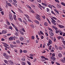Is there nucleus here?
Instances as JSON below:
<instances>
[{
	"mask_svg": "<svg viewBox=\"0 0 65 65\" xmlns=\"http://www.w3.org/2000/svg\"><path fill=\"white\" fill-rule=\"evenodd\" d=\"M48 41V43H47V45L48 46H49V45H50L51 44H52L53 42L52 41L51 39H49Z\"/></svg>",
	"mask_w": 65,
	"mask_h": 65,
	"instance_id": "nucleus-1",
	"label": "nucleus"
},
{
	"mask_svg": "<svg viewBox=\"0 0 65 65\" xmlns=\"http://www.w3.org/2000/svg\"><path fill=\"white\" fill-rule=\"evenodd\" d=\"M53 28L54 29H55V30H56V33L57 34L58 33H60V30H57V27H53Z\"/></svg>",
	"mask_w": 65,
	"mask_h": 65,
	"instance_id": "nucleus-2",
	"label": "nucleus"
},
{
	"mask_svg": "<svg viewBox=\"0 0 65 65\" xmlns=\"http://www.w3.org/2000/svg\"><path fill=\"white\" fill-rule=\"evenodd\" d=\"M9 19L10 21H12V20H13V17H12V15H11V14H9Z\"/></svg>",
	"mask_w": 65,
	"mask_h": 65,
	"instance_id": "nucleus-3",
	"label": "nucleus"
},
{
	"mask_svg": "<svg viewBox=\"0 0 65 65\" xmlns=\"http://www.w3.org/2000/svg\"><path fill=\"white\" fill-rule=\"evenodd\" d=\"M36 18L39 20V21H41V19H40V17L38 14H37V16H36Z\"/></svg>",
	"mask_w": 65,
	"mask_h": 65,
	"instance_id": "nucleus-4",
	"label": "nucleus"
},
{
	"mask_svg": "<svg viewBox=\"0 0 65 65\" xmlns=\"http://www.w3.org/2000/svg\"><path fill=\"white\" fill-rule=\"evenodd\" d=\"M58 26L60 28H65V27L63 25H58Z\"/></svg>",
	"mask_w": 65,
	"mask_h": 65,
	"instance_id": "nucleus-5",
	"label": "nucleus"
},
{
	"mask_svg": "<svg viewBox=\"0 0 65 65\" xmlns=\"http://www.w3.org/2000/svg\"><path fill=\"white\" fill-rule=\"evenodd\" d=\"M57 8H61V6L60 4L58 3L57 4Z\"/></svg>",
	"mask_w": 65,
	"mask_h": 65,
	"instance_id": "nucleus-6",
	"label": "nucleus"
},
{
	"mask_svg": "<svg viewBox=\"0 0 65 65\" xmlns=\"http://www.w3.org/2000/svg\"><path fill=\"white\" fill-rule=\"evenodd\" d=\"M19 32L21 35H24V32H22V30L21 29L19 30Z\"/></svg>",
	"mask_w": 65,
	"mask_h": 65,
	"instance_id": "nucleus-7",
	"label": "nucleus"
},
{
	"mask_svg": "<svg viewBox=\"0 0 65 65\" xmlns=\"http://www.w3.org/2000/svg\"><path fill=\"white\" fill-rule=\"evenodd\" d=\"M49 34L51 36H53L54 35V33H53V32L51 31H49Z\"/></svg>",
	"mask_w": 65,
	"mask_h": 65,
	"instance_id": "nucleus-8",
	"label": "nucleus"
},
{
	"mask_svg": "<svg viewBox=\"0 0 65 65\" xmlns=\"http://www.w3.org/2000/svg\"><path fill=\"white\" fill-rule=\"evenodd\" d=\"M8 62H9V63L11 65H12V64H13V62L11 60H8Z\"/></svg>",
	"mask_w": 65,
	"mask_h": 65,
	"instance_id": "nucleus-9",
	"label": "nucleus"
},
{
	"mask_svg": "<svg viewBox=\"0 0 65 65\" xmlns=\"http://www.w3.org/2000/svg\"><path fill=\"white\" fill-rule=\"evenodd\" d=\"M58 56L59 58H61L62 57V54L61 53H59L58 54Z\"/></svg>",
	"mask_w": 65,
	"mask_h": 65,
	"instance_id": "nucleus-10",
	"label": "nucleus"
},
{
	"mask_svg": "<svg viewBox=\"0 0 65 65\" xmlns=\"http://www.w3.org/2000/svg\"><path fill=\"white\" fill-rule=\"evenodd\" d=\"M41 57V58H44V59H45V60H48V58H45V57H44L43 56H42Z\"/></svg>",
	"mask_w": 65,
	"mask_h": 65,
	"instance_id": "nucleus-11",
	"label": "nucleus"
},
{
	"mask_svg": "<svg viewBox=\"0 0 65 65\" xmlns=\"http://www.w3.org/2000/svg\"><path fill=\"white\" fill-rule=\"evenodd\" d=\"M18 20H19V21L21 22V23H23V21H22V19L21 18H18Z\"/></svg>",
	"mask_w": 65,
	"mask_h": 65,
	"instance_id": "nucleus-12",
	"label": "nucleus"
},
{
	"mask_svg": "<svg viewBox=\"0 0 65 65\" xmlns=\"http://www.w3.org/2000/svg\"><path fill=\"white\" fill-rule=\"evenodd\" d=\"M13 18L14 20H16L17 19L16 18V15L14 14L13 15Z\"/></svg>",
	"mask_w": 65,
	"mask_h": 65,
	"instance_id": "nucleus-13",
	"label": "nucleus"
},
{
	"mask_svg": "<svg viewBox=\"0 0 65 65\" xmlns=\"http://www.w3.org/2000/svg\"><path fill=\"white\" fill-rule=\"evenodd\" d=\"M9 40H12L13 39V37H10L9 38Z\"/></svg>",
	"mask_w": 65,
	"mask_h": 65,
	"instance_id": "nucleus-14",
	"label": "nucleus"
},
{
	"mask_svg": "<svg viewBox=\"0 0 65 65\" xmlns=\"http://www.w3.org/2000/svg\"><path fill=\"white\" fill-rule=\"evenodd\" d=\"M7 32L5 30H3L2 32V33H3V34H5V33H6Z\"/></svg>",
	"mask_w": 65,
	"mask_h": 65,
	"instance_id": "nucleus-15",
	"label": "nucleus"
},
{
	"mask_svg": "<svg viewBox=\"0 0 65 65\" xmlns=\"http://www.w3.org/2000/svg\"><path fill=\"white\" fill-rule=\"evenodd\" d=\"M30 26L31 27V28H33V29H34V28H35V27H34V26L33 24H32L31 25H30Z\"/></svg>",
	"mask_w": 65,
	"mask_h": 65,
	"instance_id": "nucleus-16",
	"label": "nucleus"
},
{
	"mask_svg": "<svg viewBox=\"0 0 65 65\" xmlns=\"http://www.w3.org/2000/svg\"><path fill=\"white\" fill-rule=\"evenodd\" d=\"M25 17H26L27 19H30V17L27 14H25Z\"/></svg>",
	"mask_w": 65,
	"mask_h": 65,
	"instance_id": "nucleus-17",
	"label": "nucleus"
},
{
	"mask_svg": "<svg viewBox=\"0 0 65 65\" xmlns=\"http://www.w3.org/2000/svg\"><path fill=\"white\" fill-rule=\"evenodd\" d=\"M6 21L7 22L6 23L7 24V25H10V23H9V22L8 21V20H6Z\"/></svg>",
	"mask_w": 65,
	"mask_h": 65,
	"instance_id": "nucleus-18",
	"label": "nucleus"
},
{
	"mask_svg": "<svg viewBox=\"0 0 65 65\" xmlns=\"http://www.w3.org/2000/svg\"><path fill=\"white\" fill-rule=\"evenodd\" d=\"M51 19H54L55 20H57V19L56 18L54 17H52Z\"/></svg>",
	"mask_w": 65,
	"mask_h": 65,
	"instance_id": "nucleus-19",
	"label": "nucleus"
},
{
	"mask_svg": "<svg viewBox=\"0 0 65 65\" xmlns=\"http://www.w3.org/2000/svg\"><path fill=\"white\" fill-rule=\"evenodd\" d=\"M44 25L45 26H48V23L47 22H45L44 23Z\"/></svg>",
	"mask_w": 65,
	"mask_h": 65,
	"instance_id": "nucleus-20",
	"label": "nucleus"
},
{
	"mask_svg": "<svg viewBox=\"0 0 65 65\" xmlns=\"http://www.w3.org/2000/svg\"><path fill=\"white\" fill-rule=\"evenodd\" d=\"M7 4L8 5V6H10V7H11V6H12V5H11V4L9 3H7Z\"/></svg>",
	"mask_w": 65,
	"mask_h": 65,
	"instance_id": "nucleus-21",
	"label": "nucleus"
},
{
	"mask_svg": "<svg viewBox=\"0 0 65 65\" xmlns=\"http://www.w3.org/2000/svg\"><path fill=\"white\" fill-rule=\"evenodd\" d=\"M54 10L55 11V12H56L58 14H59V11L57 10L56 9H54Z\"/></svg>",
	"mask_w": 65,
	"mask_h": 65,
	"instance_id": "nucleus-22",
	"label": "nucleus"
},
{
	"mask_svg": "<svg viewBox=\"0 0 65 65\" xmlns=\"http://www.w3.org/2000/svg\"><path fill=\"white\" fill-rule=\"evenodd\" d=\"M35 22L37 24H39V22L37 20H35Z\"/></svg>",
	"mask_w": 65,
	"mask_h": 65,
	"instance_id": "nucleus-23",
	"label": "nucleus"
},
{
	"mask_svg": "<svg viewBox=\"0 0 65 65\" xmlns=\"http://www.w3.org/2000/svg\"><path fill=\"white\" fill-rule=\"evenodd\" d=\"M52 60H53L54 61H55V60H56V58L55 57H51Z\"/></svg>",
	"mask_w": 65,
	"mask_h": 65,
	"instance_id": "nucleus-24",
	"label": "nucleus"
},
{
	"mask_svg": "<svg viewBox=\"0 0 65 65\" xmlns=\"http://www.w3.org/2000/svg\"><path fill=\"white\" fill-rule=\"evenodd\" d=\"M51 22L52 23V24H54V25H56V23L54 22V21H51Z\"/></svg>",
	"mask_w": 65,
	"mask_h": 65,
	"instance_id": "nucleus-25",
	"label": "nucleus"
},
{
	"mask_svg": "<svg viewBox=\"0 0 65 65\" xmlns=\"http://www.w3.org/2000/svg\"><path fill=\"white\" fill-rule=\"evenodd\" d=\"M4 61L6 64H7L8 63V61L5 60H4Z\"/></svg>",
	"mask_w": 65,
	"mask_h": 65,
	"instance_id": "nucleus-26",
	"label": "nucleus"
},
{
	"mask_svg": "<svg viewBox=\"0 0 65 65\" xmlns=\"http://www.w3.org/2000/svg\"><path fill=\"white\" fill-rule=\"evenodd\" d=\"M23 22L25 24V25H27V22L25 21V20H23Z\"/></svg>",
	"mask_w": 65,
	"mask_h": 65,
	"instance_id": "nucleus-27",
	"label": "nucleus"
},
{
	"mask_svg": "<svg viewBox=\"0 0 65 65\" xmlns=\"http://www.w3.org/2000/svg\"><path fill=\"white\" fill-rule=\"evenodd\" d=\"M58 49H59V50H60V51H61V50H62L63 49L62 48V47H58Z\"/></svg>",
	"mask_w": 65,
	"mask_h": 65,
	"instance_id": "nucleus-28",
	"label": "nucleus"
},
{
	"mask_svg": "<svg viewBox=\"0 0 65 65\" xmlns=\"http://www.w3.org/2000/svg\"><path fill=\"white\" fill-rule=\"evenodd\" d=\"M9 29H10L11 30H12V27L11 26H10L8 27Z\"/></svg>",
	"mask_w": 65,
	"mask_h": 65,
	"instance_id": "nucleus-29",
	"label": "nucleus"
},
{
	"mask_svg": "<svg viewBox=\"0 0 65 65\" xmlns=\"http://www.w3.org/2000/svg\"><path fill=\"white\" fill-rule=\"evenodd\" d=\"M21 64H22V65H26V63H25V62L22 61V62H21Z\"/></svg>",
	"mask_w": 65,
	"mask_h": 65,
	"instance_id": "nucleus-30",
	"label": "nucleus"
},
{
	"mask_svg": "<svg viewBox=\"0 0 65 65\" xmlns=\"http://www.w3.org/2000/svg\"><path fill=\"white\" fill-rule=\"evenodd\" d=\"M48 28L49 30L51 31H52V32H53V30L52 29L50 28V27H48Z\"/></svg>",
	"mask_w": 65,
	"mask_h": 65,
	"instance_id": "nucleus-31",
	"label": "nucleus"
},
{
	"mask_svg": "<svg viewBox=\"0 0 65 65\" xmlns=\"http://www.w3.org/2000/svg\"><path fill=\"white\" fill-rule=\"evenodd\" d=\"M10 47H15V46L13 45V44H10Z\"/></svg>",
	"mask_w": 65,
	"mask_h": 65,
	"instance_id": "nucleus-32",
	"label": "nucleus"
},
{
	"mask_svg": "<svg viewBox=\"0 0 65 65\" xmlns=\"http://www.w3.org/2000/svg\"><path fill=\"white\" fill-rule=\"evenodd\" d=\"M61 36H58L57 38L58 40H60V39H61Z\"/></svg>",
	"mask_w": 65,
	"mask_h": 65,
	"instance_id": "nucleus-33",
	"label": "nucleus"
},
{
	"mask_svg": "<svg viewBox=\"0 0 65 65\" xmlns=\"http://www.w3.org/2000/svg\"><path fill=\"white\" fill-rule=\"evenodd\" d=\"M40 33H41V34H42V35H44V33H43V32L41 31V30L40 31Z\"/></svg>",
	"mask_w": 65,
	"mask_h": 65,
	"instance_id": "nucleus-34",
	"label": "nucleus"
},
{
	"mask_svg": "<svg viewBox=\"0 0 65 65\" xmlns=\"http://www.w3.org/2000/svg\"><path fill=\"white\" fill-rule=\"evenodd\" d=\"M52 45H50L49 46V48H48L49 49V50H51V49H52L51 48H52Z\"/></svg>",
	"mask_w": 65,
	"mask_h": 65,
	"instance_id": "nucleus-35",
	"label": "nucleus"
},
{
	"mask_svg": "<svg viewBox=\"0 0 65 65\" xmlns=\"http://www.w3.org/2000/svg\"><path fill=\"white\" fill-rule=\"evenodd\" d=\"M24 40V38L23 37H21L20 38V40L21 41H23Z\"/></svg>",
	"mask_w": 65,
	"mask_h": 65,
	"instance_id": "nucleus-36",
	"label": "nucleus"
},
{
	"mask_svg": "<svg viewBox=\"0 0 65 65\" xmlns=\"http://www.w3.org/2000/svg\"><path fill=\"white\" fill-rule=\"evenodd\" d=\"M21 30L22 31H23L24 32H26V30H25V29L23 28H21Z\"/></svg>",
	"mask_w": 65,
	"mask_h": 65,
	"instance_id": "nucleus-37",
	"label": "nucleus"
},
{
	"mask_svg": "<svg viewBox=\"0 0 65 65\" xmlns=\"http://www.w3.org/2000/svg\"><path fill=\"white\" fill-rule=\"evenodd\" d=\"M61 4H62V5H63V6H65V3L62 2H61Z\"/></svg>",
	"mask_w": 65,
	"mask_h": 65,
	"instance_id": "nucleus-38",
	"label": "nucleus"
},
{
	"mask_svg": "<svg viewBox=\"0 0 65 65\" xmlns=\"http://www.w3.org/2000/svg\"><path fill=\"white\" fill-rule=\"evenodd\" d=\"M27 63L28 64V65H31V63H30V62L29 61H27Z\"/></svg>",
	"mask_w": 65,
	"mask_h": 65,
	"instance_id": "nucleus-39",
	"label": "nucleus"
},
{
	"mask_svg": "<svg viewBox=\"0 0 65 65\" xmlns=\"http://www.w3.org/2000/svg\"><path fill=\"white\" fill-rule=\"evenodd\" d=\"M55 56V53H53L52 54V57H54Z\"/></svg>",
	"mask_w": 65,
	"mask_h": 65,
	"instance_id": "nucleus-40",
	"label": "nucleus"
},
{
	"mask_svg": "<svg viewBox=\"0 0 65 65\" xmlns=\"http://www.w3.org/2000/svg\"><path fill=\"white\" fill-rule=\"evenodd\" d=\"M3 55L5 57H6V56H7V55H6V53H4L3 54Z\"/></svg>",
	"mask_w": 65,
	"mask_h": 65,
	"instance_id": "nucleus-41",
	"label": "nucleus"
},
{
	"mask_svg": "<svg viewBox=\"0 0 65 65\" xmlns=\"http://www.w3.org/2000/svg\"><path fill=\"white\" fill-rule=\"evenodd\" d=\"M16 41L17 43H20V41H19L18 40H17Z\"/></svg>",
	"mask_w": 65,
	"mask_h": 65,
	"instance_id": "nucleus-42",
	"label": "nucleus"
},
{
	"mask_svg": "<svg viewBox=\"0 0 65 65\" xmlns=\"http://www.w3.org/2000/svg\"><path fill=\"white\" fill-rule=\"evenodd\" d=\"M51 20H52V21L53 22H56V21L54 19H53L52 18H51Z\"/></svg>",
	"mask_w": 65,
	"mask_h": 65,
	"instance_id": "nucleus-43",
	"label": "nucleus"
},
{
	"mask_svg": "<svg viewBox=\"0 0 65 65\" xmlns=\"http://www.w3.org/2000/svg\"><path fill=\"white\" fill-rule=\"evenodd\" d=\"M42 4L43 5H44V6H47V5H46V4L43 3H42Z\"/></svg>",
	"mask_w": 65,
	"mask_h": 65,
	"instance_id": "nucleus-44",
	"label": "nucleus"
},
{
	"mask_svg": "<svg viewBox=\"0 0 65 65\" xmlns=\"http://www.w3.org/2000/svg\"><path fill=\"white\" fill-rule=\"evenodd\" d=\"M55 1L56 2H57L58 3H60V2L58 0H55Z\"/></svg>",
	"mask_w": 65,
	"mask_h": 65,
	"instance_id": "nucleus-45",
	"label": "nucleus"
},
{
	"mask_svg": "<svg viewBox=\"0 0 65 65\" xmlns=\"http://www.w3.org/2000/svg\"><path fill=\"white\" fill-rule=\"evenodd\" d=\"M51 12L52 14H54V15H56V14H55L54 12V11H51Z\"/></svg>",
	"mask_w": 65,
	"mask_h": 65,
	"instance_id": "nucleus-46",
	"label": "nucleus"
},
{
	"mask_svg": "<svg viewBox=\"0 0 65 65\" xmlns=\"http://www.w3.org/2000/svg\"><path fill=\"white\" fill-rule=\"evenodd\" d=\"M20 54H21V53H23V51H22V49L20 50Z\"/></svg>",
	"mask_w": 65,
	"mask_h": 65,
	"instance_id": "nucleus-47",
	"label": "nucleus"
},
{
	"mask_svg": "<svg viewBox=\"0 0 65 65\" xmlns=\"http://www.w3.org/2000/svg\"><path fill=\"white\" fill-rule=\"evenodd\" d=\"M60 61L62 62L63 63H64V62H65V61H64V60L63 59H61L60 60Z\"/></svg>",
	"mask_w": 65,
	"mask_h": 65,
	"instance_id": "nucleus-48",
	"label": "nucleus"
},
{
	"mask_svg": "<svg viewBox=\"0 0 65 65\" xmlns=\"http://www.w3.org/2000/svg\"><path fill=\"white\" fill-rule=\"evenodd\" d=\"M41 60L42 62H44V61H45V59H43V58H42L41 59Z\"/></svg>",
	"mask_w": 65,
	"mask_h": 65,
	"instance_id": "nucleus-49",
	"label": "nucleus"
},
{
	"mask_svg": "<svg viewBox=\"0 0 65 65\" xmlns=\"http://www.w3.org/2000/svg\"><path fill=\"white\" fill-rule=\"evenodd\" d=\"M23 52L25 53H27L28 52V51H26V50H24L23 51Z\"/></svg>",
	"mask_w": 65,
	"mask_h": 65,
	"instance_id": "nucleus-50",
	"label": "nucleus"
},
{
	"mask_svg": "<svg viewBox=\"0 0 65 65\" xmlns=\"http://www.w3.org/2000/svg\"><path fill=\"white\" fill-rule=\"evenodd\" d=\"M21 60H22V61H25V58H22L21 59Z\"/></svg>",
	"mask_w": 65,
	"mask_h": 65,
	"instance_id": "nucleus-51",
	"label": "nucleus"
},
{
	"mask_svg": "<svg viewBox=\"0 0 65 65\" xmlns=\"http://www.w3.org/2000/svg\"><path fill=\"white\" fill-rule=\"evenodd\" d=\"M62 42L64 44V45H65V41H62Z\"/></svg>",
	"mask_w": 65,
	"mask_h": 65,
	"instance_id": "nucleus-52",
	"label": "nucleus"
},
{
	"mask_svg": "<svg viewBox=\"0 0 65 65\" xmlns=\"http://www.w3.org/2000/svg\"><path fill=\"white\" fill-rule=\"evenodd\" d=\"M41 38L42 39H43V38H44V37H43V36H41Z\"/></svg>",
	"mask_w": 65,
	"mask_h": 65,
	"instance_id": "nucleus-53",
	"label": "nucleus"
},
{
	"mask_svg": "<svg viewBox=\"0 0 65 65\" xmlns=\"http://www.w3.org/2000/svg\"><path fill=\"white\" fill-rule=\"evenodd\" d=\"M34 38H35L34 37V36H32L31 39H34Z\"/></svg>",
	"mask_w": 65,
	"mask_h": 65,
	"instance_id": "nucleus-54",
	"label": "nucleus"
},
{
	"mask_svg": "<svg viewBox=\"0 0 65 65\" xmlns=\"http://www.w3.org/2000/svg\"><path fill=\"white\" fill-rule=\"evenodd\" d=\"M15 35L16 36H18V34L17 33V32H15Z\"/></svg>",
	"mask_w": 65,
	"mask_h": 65,
	"instance_id": "nucleus-55",
	"label": "nucleus"
},
{
	"mask_svg": "<svg viewBox=\"0 0 65 65\" xmlns=\"http://www.w3.org/2000/svg\"><path fill=\"white\" fill-rule=\"evenodd\" d=\"M11 11L14 14H15V12L13 11L12 10H11Z\"/></svg>",
	"mask_w": 65,
	"mask_h": 65,
	"instance_id": "nucleus-56",
	"label": "nucleus"
},
{
	"mask_svg": "<svg viewBox=\"0 0 65 65\" xmlns=\"http://www.w3.org/2000/svg\"><path fill=\"white\" fill-rule=\"evenodd\" d=\"M13 1L15 3H17V1H16V0H13Z\"/></svg>",
	"mask_w": 65,
	"mask_h": 65,
	"instance_id": "nucleus-57",
	"label": "nucleus"
},
{
	"mask_svg": "<svg viewBox=\"0 0 65 65\" xmlns=\"http://www.w3.org/2000/svg\"><path fill=\"white\" fill-rule=\"evenodd\" d=\"M14 52H15V53H17V52L18 51L16 49H15L14 50Z\"/></svg>",
	"mask_w": 65,
	"mask_h": 65,
	"instance_id": "nucleus-58",
	"label": "nucleus"
},
{
	"mask_svg": "<svg viewBox=\"0 0 65 65\" xmlns=\"http://www.w3.org/2000/svg\"><path fill=\"white\" fill-rule=\"evenodd\" d=\"M55 48H56V49L58 48V46H56V45H55Z\"/></svg>",
	"mask_w": 65,
	"mask_h": 65,
	"instance_id": "nucleus-59",
	"label": "nucleus"
},
{
	"mask_svg": "<svg viewBox=\"0 0 65 65\" xmlns=\"http://www.w3.org/2000/svg\"><path fill=\"white\" fill-rule=\"evenodd\" d=\"M7 53H8L9 54H10V51L9 50H7Z\"/></svg>",
	"mask_w": 65,
	"mask_h": 65,
	"instance_id": "nucleus-60",
	"label": "nucleus"
},
{
	"mask_svg": "<svg viewBox=\"0 0 65 65\" xmlns=\"http://www.w3.org/2000/svg\"><path fill=\"white\" fill-rule=\"evenodd\" d=\"M11 24L13 27H14L15 25H14V24H13V23H11Z\"/></svg>",
	"mask_w": 65,
	"mask_h": 65,
	"instance_id": "nucleus-61",
	"label": "nucleus"
},
{
	"mask_svg": "<svg viewBox=\"0 0 65 65\" xmlns=\"http://www.w3.org/2000/svg\"><path fill=\"white\" fill-rule=\"evenodd\" d=\"M48 7H50V8H52V6L51 5H48Z\"/></svg>",
	"mask_w": 65,
	"mask_h": 65,
	"instance_id": "nucleus-62",
	"label": "nucleus"
},
{
	"mask_svg": "<svg viewBox=\"0 0 65 65\" xmlns=\"http://www.w3.org/2000/svg\"><path fill=\"white\" fill-rule=\"evenodd\" d=\"M1 13L2 15H4V12L3 11L1 12Z\"/></svg>",
	"mask_w": 65,
	"mask_h": 65,
	"instance_id": "nucleus-63",
	"label": "nucleus"
},
{
	"mask_svg": "<svg viewBox=\"0 0 65 65\" xmlns=\"http://www.w3.org/2000/svg\"><path fill=\"white\" fill-rule=\"evenodd\" d=\"M56 64L57 65H60V64L59 63H58V62H56Z\"/></svg>",
	"mask_w": 65,
	"mask_h": 65,
	"instance_id": "nucleus-64",
	"label": "nucleus"
}]
</instances>
